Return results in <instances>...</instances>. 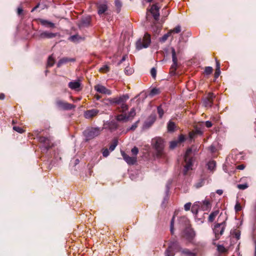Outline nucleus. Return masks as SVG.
<instances>
[{
	"mask_svg": "<svg viewBox=\"0 0 256 256\" xmlns=\"http://www.w3.org/2000/svg\"><path fill=\"white\" fill-rule=\"evenodd\" d=\"M172 59L173 64L170 68V73L174 75L177 68V58L176 56V52L174 48H172Z\"/></svg>",
	"mask_w": 256,
	"mask_h": 256,
	"instance_id": "1a4fd4ad",
	"label": "nucleus"
},
{
	"mask_svg": "<svg viewBox=\"0 0 256 256\" xmlns=\"http://www.w3.org/2000/svg\"><path fill=\"white\" fill-rule=\"evenodd\" d=\"M23 12V10L21 7H18L17 9V13L18 15H21L22 14Z\"/></svg>",
	"mask_w": 256,
	"mask_h": 256,
	"instance_id": "bf43d9fd",
	"label": "nucleus"
},
{
	"mask_svg": "<svg viewBox=\"0 0 256 256\" xmlns=\"http://www.w3.org/2000/svg\"><path fill=\"white\" fill-rule=\"evenodd\" d=\"M185 140L186 137L184 135H180L178 140L170 142V148L172 149L174 148L176 146L180 144L182 142H184Z\"/></svg>",
	"mask_w": 256,
	"mask_h": 256,
	"instance_id": "4468645a",
	"label": "nucleus"
},
{
	"mask_svg": "<svg viewBox=\"0 0 256 256\" xmlns=\"http://www.w3.org/2000/svg\"><path fill=\"white\" fill-rule=\"evenodd\" d=\"M120 108H118L120 112H124L128 110V106L126 104V102L122 104Z\"/></svg>",
	"mask_w": 256,
	"mask_h": 256,
	"instance_id": "c85d7f7f",
	"label": "nucleus"
},
{
	"mask_svg": "<svg viewBox=\"0 0 256 256\" xmlns=\"http://www.w3.org/2000/svg\"><path fill=\"white\" fill-rule=\"evenodd\" d=\"M121 154L124 160L128 164H134L136 162V156H129L126 154L124 151H121Z\"/></svg>",
	"mask_w": 256,
	"mask_h": 256,
	"instance_id": "2eb2a0df",
	"label": "nucleus"
},
{
	"mask_svg": "<svg viewBox=\"0 0 256 256\" xmlns=\"http://www.w3.org/2000/svg\"><path fill=\"white\" fill-rule=\"evenodd\" d=\"M192 212L194 214H196L198 212V210L195 206H193L192 208Z\"/></svg>",
	"mask_w": 256,
	"mask_h": 256,
	"instance_id": "e2e57ef3",
	"label": "nucleus"
},
{
	"mask_svg": "<svg viewBox=\"0 0 256 256\" xmlns=\"http://www.w3.org/2000/svg\"><path fill=\"white\" fill-rule=\"evenodd\" d=\"M195 236V233L194 231L191 229H188L186 232V238L191 240H192Z\"/></svg>",
	"mask_w": 256,
	"mask_h": 256,
	"instance_id": "aec40b11",
	"label": "nucleus"
},
{
	"mask_svg": "<svg viewBox=\"0 0 256 256\" xmlns=\"http://www.w3.org/2000/svg\"><path fill=\"white\" fill-rule=\"evenodd\" d=\"M101 131L100 128H88L84 132V134L88 140H90L98 136Z\"/></svg>",
	"mask_w": 256,
	"mask_h": 256,
	"instance_id": "20e7f679",
	"label": "nucleus"
},
{
	"mask_svg": "<svg viewBox=\"0 0 256 256\" xmlns=\"http://www.w3.org/2000/svg\"><path fill=\"white\" fill-rule=\"evenodd\" d=\"M202 134V132L200 130L196 129L195 132H192L189 133V137L192 140L196 134L201 135Z\"/></svg>",
	"mask_w": 256,
	"mask_h": 256,
	"instance_id": "cd10ccee",
	"label": "nucleus"
},
{
	"mask_svg": "<svg viewBox=\"0 0 256 256\" xmlns=\"http://www.w3.org/2000/svg\"><path fill=\"white\" fill-rule=\"evenodd\" d=\"M109 151L108 149L104 150L102 152V155L104 157H106L109 155Z\"/></svg>",
	"mask_w": 256,
	"mask_h": 256,
	"instance_id": "13d9d810",
	"label": "nucleus"
},
{
	"mask_svg": "<svg viewBox=\"0 0 256 256\" xmlns=\"http://www.w3.org/2000/svg\"><path fill=\"white\" fill-rule=\"evenodd\" d=\"M129 96L128 94H124L120 97L114 98V104H121L124 102H126Z\"/></svg>",
	"mask_w": 256,
	"mask_h": 256,
	"instance_id": "f3484780",
	"label": "nucleus"
},
{
	"mask_svg": "<svg viewBox=\"0 0 256 256\" xmlns=\"http://www.w3.org/2000/svg\"><path fill=\"white\" fill-rule=\"evenodd\" d=\"M194 146H192V148H188L184 156V160L186 163L184 166V168L183 170L184 175L188 174V172L190 170H192V166L194 161V158L192 156V148H194V152H196L198 150V148L197 146L194 148Z\"/></svg>",
	"mask_w": 256,
	"mask_h": 256,
	"instance_id": "f257e3e1",
	"label": "nucleus"
},
{
	"mask_svg": "<svg viewBox=\"0 0 256 256\" xmlns=\"http://www.w3.org/2000/svg\"><path fill=\"white\" fill-rule=\"evenodd\" d=\"M126 56H124L122 58V60L118 62V64L120 65L123 62H124L126 59Z\"/></svg>",
	"mask_w": 256,
	"mask_h": 256,
	"instance_id": "69168bd1",
	"label": "nucleus"
},
{
	"mask_svg": "<svg viewBox=\"0 0 256 256\" xmlns=\"http://www.w3.org/2000/svg\"><path fill=\"white\" fill-rule=\"evenodd\" d=\"M218 214V210H216L213 212H212L208 216V221L210 222H212L215 219L216 217L217 216V215Z\"/></svg>",
	"mask_w": 256,
	"mask_h": 256,
	"instance_id": "bb28decb",
	"label": "nucleus"
},
{
	"mask_svg": "<svg viewBox=\"0 0 256 256\" xmlns=\"http://www.w3.org/2000/svg\"><path fill=\"white\" fill-rule=\"evenodd\" d=\"M40 22L42 24L43 26H44L46 27H50V28H54V24L48 20L41 19L40 20Z\"/></svg>",
	"mask_w": 256,
	"mask_h": 256,
	"instance_id": "b1692460",
	"label": "nucleus"
},
{
	"mask_svg": "<svg viewBox=\"0 0 256 256\" xmlns=\"http://www.w3.org/2000/svg\"><path fill=\"white\" fill-rule=\"evenodd\" d=\"M110 70V68L107 65H104L100 68L99 71L102 72H106Z\"/></svg>",
	"mask_w": 256,
	"mask_h": 256,
	"instance_id": "4c0bfd02",
	"label": "nucleus"
},
{
	"mask_svg": "<svg viewBox=\"0 0 256 256\" xmlns=\"http://www.w3.org/2000/svg\"><path fill=\"white\" fill-rule=\"evenodd\" d=\"M91 18L90 16H88L82 19L80 24L82 26H86L89 25L90 22Z\"/></svg>",
	"mask_w": 256,
	"mask_h": 256,
	"instance_id": "412c9836",
	"label": "nucleus"
},
{
	"mask_svg": "<svg viewBox=\"0 0 256 256\" xmlns=\"http://www.w3.org/2000/svg\"><path fill=\"white\" fill-rule=\"evenodd\" d=\"M116 120L118 122H126L128 120V117H127V116L120 114L116 116Z\"/></svg>",
	"mask_w": 256,
	"mask_h": 256,
	"instance_id": "393cba45",
	"label": "nucleus"
},
{
	"mask_svg": "<svg viewBox=\"0 0 256 256\" xmlns=\"http://www.w3.org/2000/svg\"><path fill=\"white\" fill-rule=\"evenodd\" d=\"M208 170L210 171H214L216 166V162L214 160H210L208 164Z\"/></svg>",
	"mask_w": 256,
	"mask_h": 256,
	"instance_id": "a878e982",
	"label": "nucleus"
},
{
	"mask_svg": "<svg viewBox=\"0 0 256 256\" xmlns=\"http://www.w3.org/2000/svg\"><path fill=\"white\" fill-rule=\"evenodd\" d=\"M39 142L43 144L42 148L44 150H48L52 146V144L50 138L45 136H40L38 138Z\"/></svg>",
	"mask_w": 256,
	"mask_h": 256,
	"instance_id": "0eeeda50",
	"label": "nucleus"
},
{
	"mask_svg": "<svg viewBox=\"0 0 256 256\" xmlns=\"http://www.w3.org/2000/svg\"><path fill=\"white\" fill-rule=\"evenodd\" d=\"M103 102H104V104L108 105V106L112 105V104H114V99L111 98H108L104 100Z\"/></svg>",
	"mask_w": 256,
	"mask_h": 256,
	"instance_id": "c756f323",
	"label": "nucleus"
},
{
	"mask_svg": "<svg viewBox=\"0 0 256 256\" xmlns=\"http://www.w3.org/2000/svg\"><path fill=\"white\" fill-rule=\"evenodd\" d=\"M235 210L238 212L242 210V206L240 203L237 202L235 206Z\"/></svg>",
	"mask_w": 256,
	"mask_h": 256,
	"instance_id": "864d4df0",
	"label": "nucleus"
},
{
	"mask_svg": "<svg viewBox=\"0 0 256 256\" xmlns=\"http://www.w3.org/2000/svg\"><path fill=\"white\" fill-rule=\"evenodd\" d=\"M99 112V110L97 109H92L86 111L84 113V117L86 118H91L96 116Z\"/></svg>",
	"mask_w": 256,
	"mask_h": 256,
	"instance_id": "dca6fc26",
	"label": "nucleus"
},
{
	"mask_svg": "<svg viewBox=\"0 0 256 256\" xmlns=\"http://www.w3.org/2000/svg\"><path fill=\"white\" fill-rule=\"evenodd\" d=\"M182 248L178 242H172L165 252L166 256H174V252L180 251Z\"/></svg>",
	"mask_w": 256,
	"mask_h": 256,
	"instance_id": "39448f33",
	"label": "nucleus"
},
{
	"mask_svg": "<svg viewBox=\"0 0 256 256\" xmlns=\"http://www.w3.org/2000/svg\"><path fill=\"white\" fill-rule=\"evenodd\" d=\"M216 96L212 92H209L203 100V104L205 107L210 108L213 104V101Z\"/></svg>",
	"mask_w": 256,
	"mask_h": 256,
	"instance_id": "6e6552de",
	"label": "nucleus"
},
{
	"mask_svg": "<svg viewBox=\"0 0 256 256\" xmlns=\"http://www.w3.org/2000/svg\"><path fill=\"white\" fill-rule=\"evenodd\" d=\"M54 64V60L52 56H50L48 57V60L47 65L48 66H52Z\"/></svg>",
	"mask_w": 256,
	"mask_h": 256,
	"instance_id": "72a5a7b5",
	"label": "nucleus"
},
{
	"mask_svg": "<svg viewBox=\"0 0 256 256\" xmlns=\"http://www.w3.org/2000/svg\"><path fill=\"white\" fill-rule=\"evenodd\" d=\"M204 180H200L198 182H196L195 184V186L196 188H199L202 186L204 184Z\"/></svg>",
	"mask_w": 256,
	"mask_h": 256,
	"instance_id": "37998d69",
	"label": "nucleus"
},
{
	"mask_svg": "<svg viewBox=\"0 0 256 256\" xmlns=\"http://www.w3.org/2000/svg\"><path fill=\"white\" fill-rule=\"evenodd\" d=\"M136 110L134 108H132L130 112L128 113V116H127V117H128V120H131L134 118V117L136 116Z\"/></svg>",
	"mask_w": 256,
	"mask_h": 256,
	"instance_id": "7c9ffc66",
	"label": "nucleus"
},
{
	"mask_svg": "<svg viewBox=\"0 0 256 256\" xmlns=\"http://www.w3.org/2000/svg\"><path fill=\"white\" fill-rule=\"evenodd\" d=\"M217 250H218L220 252H224L226 251V248L222 245H218L217 246Z\"/></svg>",
	"mask_w": 256,
	"mask_h": 256,
	"instance_id": "c03bdc74",
	"label": "nucleus"
},
{
	"mask_svg": "<svg viewBox=\"0 0 256 256\" xmlns=\"http://www.w3.org/2000/svg\"><path fill=\"white\" fill-rule=\"evenodd\" d=\"M115 5L116 7L118 9V11L122 6V4L120 0H115Z\"/></svg>",
	"mask_w": 256,
	"mask_h": 256,
	"instance_id": "5fc2aeb1",
	"label": "nucleus"
},
{
	"mask_svg": "<svg viewBox=\"0 0 256 256\" xmlns=\"http://www.w3.org/2000/svg\"><path fill=\"white\" fill-rule=\"evenodd\" d=\"M220 69L216 68V72H215V73H214V77H215V78H217L220 75Z\"/></svg>",
	"mask_w": 256,
	"mask_h": 256,
	"instance_id": "6e6d98bb",
	"label": "nucleus"
},
{
	"mask_svg": "<svg viewBox=\"0 0 256 256\" xmlns=\"http://www.w3.org/2000/svg\"><path fill=\"white\" fill-rule=\"evenodd\" d=\"M180 221L181 220H182L184 221V222H186V224L188 222V219L186 217V216H182V217H181L180 218Z\"/></svg>",
	"mask_w": 256,
	"mask_h": 256,
	"instance_id": "052dcab7",
	"label": "nucleus"
},
{
	"mask_svg": "<svg viewBox=\"0 0 256 256\" xmlns=\"http://www.w3.org/2000/svg\"><path fill=\"white\" fill-rule=\"evenodd\" d=\"M182 252L184 254H187L188 256H195L194 254L190 252L188 250H187V249L182 250Z\"/></svg>",
	"mask_w": 256,
	"mask_h": 256,
	"instance_id": "49530a36",
	"label": "nucleus"
},
{
	"mask_svg": "<svg viewBox=\"0 0 256 256\" xmlns=\"http://www.w3.org/2000/svg\"><path fill=\"white\" fill-rule=\"evenodd\" d=\"M138 122L134 123V124L130 128V130H134L138 126Z\"/></svg>",
	"mask_w": 256,
	"mask_h": 256,
	"instance_id": "680f3d73",
	"label": "nucleus"
},
{
	"mask_svg": "<svg viewBox=\"0 0 256 256\" xmlns=\"http://www.w3.org/2000/svg\"><path fill=\"white\" fill-rule=\"evenodd\" d=\"M164 142L163 140L160 138H156L152 140V144L156 151V156L158 157H160L163 154Z\"/></svg>",
	"mask_w": 256,
	"mask_h": 256,
	"instance_id": "f03ea898",
	"label": "nucleus"
},
{
	"mask_svg": "<svg viewBox=\"0 0 256 256\" xmlns=\"http://www.w3.org/2000/svg\"><path fill=\"white\" fill-rule=\"evenodd\" d=\"M150 74L153 78H155L156 74V70L155 68H152L150 70Z\"/></svg>",
	"mask_w": 256,
	"mask_h": 256,
	"instance_id": "8fccbe9b",
	"label": "nucleus"
},
{
	"mask_svg": "<svg viewBox=\"0 0 256 256\" xmlns=\"http://www.w3.org/2000/svg\"><path fill=\"white\" fill-rule=\"evenodd\" d=\"M118 144V142L116 140H114L112 144H111L109 147V150L111 152L113 151L116 146H117Z\"/></svg>",
	"mask_w": 256,
	"mask_h": 256,
	"instance_id": "ea45409f",
	"label": "nucleus"
},
{
	"mask_svg": "<svg viewBox=\"0 0 256 256\" xmlns=\"http://www.w3.org/2000/svg\"><path fill=\"white\" fill-rule=\"evenodd\" d=\"M74 60L73 59V58H64L62 59H60L58 64H57V66L58 67H60L61 66H62V64H66L68 62H70V61H74Z\"/></svg>",
	"mask_w": 256,
	"mask_h": 256,
	"instance_id": "5701e85b",
	"label": "nucleus"
},
{
	"mask_svg": "<svg viewBox=\"0 0 256 256\" xmlns=\"http://www.w3.org/2000/svg\"><path fill=\"white\" fill-rule=\"evenodd\" d=\"M191 206V203L190 202H188L184 206V210H190Z\"/></svg>",
	"mask_w": 256,
	"mask_h": 256,
	"instance_id": "4d7b16f0",
	"label": "nucleus"
},
{
	"mask_svg": "<svg viewBox=\"0 0 256 256\" xmlns=\"http://www.w3.org/2000/svg\"><path fill=\"white\" fill-rule=\"evenodd\" d=\"M158 112L159 114L160 118H162L164 114V110L160 106L158 107Z\"/></svg>",
	"mask_w": 256,
	"mask_h": 256,
	"instance_id": "09e8293b",
	"label": "nucleus"
},
{
	"mask_svg": "<svg viewBox=\"0 0 256 256\" xmlns=\"http://www.w3.org/2000/svg\"><path fill=\"white\" fill-rule=\"evenodd\" d=\"M13 129L14 130H16V132H17L20 134H22L24 132V130H23V129L18 126H14L13 127Z\"/></svg>",
	"mask_w": 256,
	"mask_h": 256,
	"instance_id": "de8ad7c7",
	"label": "nucleus"
},
{
	"mask_svg": "<svg viewBox=\"0 0 256 256\" xmlns=\"http://www.w3.org/2000/svg\"><path fill=\"white\" fill-rule=\"evenodd\" d=\"M96 6L98 9V12L99 15L104 14L108 10L107 2L106 1L97 3Z\"/></svg>",
	"mask_w": 256,
	"mask_h": 256,
	"instance_id": "f8f14e48",
	"label": "nucleus"
},
{
	"mask_svg": "<svg viewBox=\"0 0 256 256\" xmlns=\"http://www.w3.org/2000/svg\"><path fill=\"white\" fill-rule=\"evenodd\" d=\"M170 32H168L167 34H164L160 38V41L162 42H164L167 40L168 38L170 36Z\"/></svg>",
	"mask_w": 256,
	"mask_h": 256,
	"instance_id": "58836bf2",
	"label": "nucleus"
},
{
	"mask_svg": "<svg viewBox=\"0 0 256 256\" xmlns=\"http://www.w3.org/2000/svg\"><path fill=\"white\" fill-rule=\"evenodd\" d=\"M56 34L48 32H43L40 34V37L42 38H51L56 37Z\"/></svg>",
	"mask_w": 256,
	"mask_h": 256,
	"instance_id": "6ab92c4d",
	"label": "nucleus"
},
{
	"mask_svg": "<svg viewBox=\"0 0 256 256\" xmlns=\"http://www.w3.org/2000/svg\"><path fill=\"white\" fill-rule=\"evenodd\" d=\"M155 120L156 119H155L154 116H150L148 120L144 122V127L146 128H150L153 124V123L154 122Z\"/></svg>",
	"mask_w": 256,
	"mask_h": 256,
	"instance_id": "4be33fe9",
	"label": "nucleus"
},
{
	"mask_svg": "<svg viewBox=\"0 0 256 256\" xmlns=\"http://www.w3.org/2000/svg\"><path fill=\"white\" fill-rule=\"evenodd\" d=\"M68 86L72 90L79 91L80 90V83L78 80L72 81L68 83Z\"/></svg>",
	"mask_w": 256,
	"mask_h": 256,
	"instance_id": "a211bd4d",
	"label": "nucleus"
},
{
	"mask_svg": "<svg viewBox=\"0 0 256 256\" xmlns=\"http://www.w3.org/2000/svg\"><path fill=\"white\" fill-rule=\"evenodd\" d=\"M205 124L207 128H210L212 125V122L210 121L206 122Z\"/></svg>",
	"mask_w": 256,
	"mask_h": 256,
	"instance_id": "0e129e2a",
	"label": "nucleus"
},
{
	"mask_svg": "<svg viewBox=\"0 0 256 256\" xmlns=\"http://www.w3.org/2000/svg\"><path fill=\"white\" fill-rule=\"evenodd\" d=\"M234 236L237 239H239L240 238V232H234Z\"/></svg>",
	"mask_w": 256,
	"mask_h": 256,
	"instance_id": "338daca9",
	"label": "nucleus"
},
{
	"mask_svg": "<svg viewBox=\"0 0 256 256\" xmlns=\"http://www.w3.org/2000/svg\"><path fill=\"white\" fill-rule=\"evenodd\" d=\"M160 8L158 6L157 4L152 5L150 9V12L152 15L154 19L156 20L159 19L160 13L159 10Z\"/></svg>",
	"mask_w": 256,
	"mask_h": 256,
	"instance_id": "ddd939ff",
	"label": "nucleus"
},
{
	"mask_svg": "<svg viewBox=\"0 0 256 256\" xmlns=\"http://www.w3.org/2000/svg\"><path fill=\"white\" fill-rule=\"evenodd\" d=\"M80 38H81L80 36H79L78 35L76 34L70 36L68 38V40L72 42H78Z\"/></svg>",
	"mask_w": 256,
	"mask_h": 256,
	"instance_id": "2f4dec72",
	"label": "nucleus"
},
{
	"mask_svg": "<svg viewBox=\"0 0 256 256\" xmlns=\"http://www.w3.org/2000/svg\"><path fill=\"white\" fill-rule=\"evenodd\" d=\"M56 104L58 108L64 110H72L74 108V106L73 104L60 100H57L56 101Z\"/></svg>",
	"mask_w": 256,
	"mask_h": 256,
	"instance_id": "9d476101",
	"label": "nucleus"
},
{
	"mask_svg": "<svg viewBox=\"0 0 256 256\" xmlns=\"http://www.w3.org/2000/svg\"><path fill=\"white\" fill-rule=\"evenodd\" d=\"M159 92H160L158 88H154L152 89V90L150 91V95L152 96L154 95H156V94H159Z\"/></svg>",
	"mask_w": 256,
	"mask_h": 256,
	"instance_id": "79ce46f5",
	"label": "nucleus"
},
{
	"mask_svg": "<svg viewBox=\"0 0 256 256\" xmlns=\"http://www.w3.org/2000/svg\"><path fill=\"white\" fill-rule=\"evenodd\" d=\"M175 128V124L174 122H169L168 125V130L169 132H172L174 130Z\"/></svg>",
	"mask_w": 256,
	"mask_h": 256,
	"instance_id": "f704fd0d",
	"label": "nucleus"
},
{
	"mask_svg": "<svg viewBox=\"0 0 256 256\" xmlns=\"http://www.w3.org/2000/svg\"><path fill=\"white\" fill-rule=\"evenodd\" d=\"M174 217L173 216L170 222V232L172 234H173L174 232Z\"/></svg>",
	"mask_w": 256,
	"mask_h": 256,
	"instance_id": "a18cd8bd",
	"label": "nucleus"
},
{
	"mask_svg": "<svg viewBox=\"0 0 256 256\" xmlns=\"http://www.w3.org/2000/svg\"><path fill=\"white\" fill-rule=\"evenodd\" d=\"M212 72V68L210 66L206 67L204 70V73L208 75L210 74Z\"/></svg>",
	"mask_w": 256,
	"mask_h": 256,
	"instance_id": "a19ab883",
	"label": "nucleus"
},
{
	"mask_svg": "<svg viewBox=\"0 0 256 256\" xmlns=\"http://www.w3.org/2000/svg\"><path fill=\"white\" fill-rule=\"evenodd\" d=\"M131 152L132 154L136 156L138 152V150L136 147L134 146V148L132 149Z\"/></svg>",
	"mask_w": 256,
	"mask_h": 256,
	"instance_id": "3c124183",
	"label": "nucleus"
},
{
	"mask_svg": "<svg viewBox=\"0 0 256 256\" xmlns=\"http://www.w3.org/2000/svg\"><path fill=\"white\" fill-rule=\"evenodd\" d=\"M94 90L99 93L110 95L112 92L110 90L106 88L104 86L101 84H97L94 86Z\"/></svg>",
	"mask_w": 256,
	"mask_h": 256,
	"instance_id": "9b49d317",
	"label": "nucleus"
},
{
	"mask_svg": "<svg viewBox=\"0 0 256 256\" xmlns=\"http://www.w3.org/2000/svg\"><path fill=\"white\" fill-rule=\"evenodd\" d=\"M203 206H202V208L203 210H208L210 206V202L208 200H204L202 202Z\"/></svg>",
	"mask_w": 256,
	"mask_h": 256,
	"instance_id": "473e14b6",
	"label": "nucleus"
},
{
	"mask_svg": "<svg viewBox=\"0 0 256 256\" xmlns=\"http://www.w3.org/2000/svg\"><path fill=\"white\" fill-rule=\"evenodd\" d=\"M150 42V36L148 33H146L144 35L142 40H139L137 41L136 43V48L140 50L143 48H146L148 47Z\"/></svg>",
	"mask_w": 256,
	"mask_h": 256,
	"instance_id": "7ed1b4c3",
	"label": "nucleus"
},
{
	"mask_svg": "<svg viewBox=\"0 0 256 256\" xmlns=\"http://www.w3.org/2000/svg\"><path fill=\"white\" fill-rule=\"evenodd\" d=\"M225 228V222L217 224L214 226V232L215 234L216 238L218 239L220 236L222 234Z\"/></svg>",
	"mask_w": 256,
	"mask_h": 256,
	"instance_id": "423d86ee",
	"label": "nucleus"
},
{
	"mask_svg": "<svg viewBox=\"0 0 256 256\" xmlns=\"http://www.w3.org/2000/svg\"><path fill=\"white\" fill-rule=\"evenodd\" d=\"M181 31V28L180 26H177L174 28L173 30H171L169 32H170V34L172 32H174L176 34H178Z\"/></svg>",
	"mask_w": 256,
	"mask_h": 256,
	"instance_id": "c9c22d12",
	"label": "nucleus"
},
{
	"mask_svg": "<svg viewBox=\"0 0 256 256\" xmlns=\"http://www.w3.org/2000/svg\"><path fill=\"white\" fill-rule=\"evenodd\" d=\"M245 166L244 164H240L238 166L237 168L238 170H242L244 168Z\"/></svg>",
	"mask_w": 256,
	"mask_h": 256,
	"instance_id": "774afa93",
	"label": "nucleus"
},
{
	"mask_svg": "<svg viewBox=\"0 0 256 256\" xmlns=\"http://www.w3.org/2000/svg\"><path fill=\"white\" fill-rule=\"evenodd\" d=\"M248 187L247 184H240L238 185V188L240 190H244Z\"/></svg>",
	"mask_w": 256,
	"mask_h": 256,
	"instance_id": "603ef678",
	"label": "nucleus"
},
{
	"mask_svg": "<svg viewBox=\"0 0 256 256\" xmlns=\"http://www.w3.org/2000/svg\"><path fill=\"white\" fill-rule=\"evenodd\" d=\"M124 72L126 74L128 75H130L134 72V70H133V68H132L129 66H126L125 68Z\"/></svg>",
	"mask_w": 256,
	"mask_h": 256,
	"instance_id": "e433bc0d",
	"label": "nucleus"
}]
</instances>
